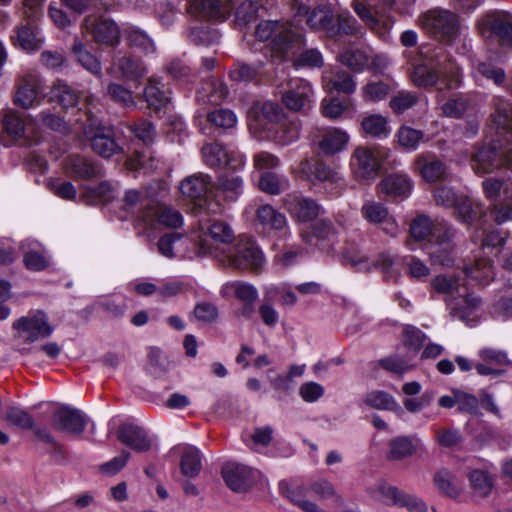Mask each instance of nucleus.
<instances>
[{"instance_id": "obj_1", "label": "nucleus", "mask_w": 512, "mask_h": 512, "mask_svg": "<svg viewBox=\"0 0 512 512\" xmlns=\"http://www.w3.org/2000/svg\"><path fill=\"white\" fill-rule=\"evenodd\" d=\"M411 80L423 88L437 87L439 90L452 89L461 83L462 73L456 63L441 50L425 53L420 50L408 59Z\"/></svg>"}, {"instance_id": "obj_2", "label": "nucleus", "mask_w": 512, "mask_h": 512, "mask_svg": "<svg viewBox=\"0 0 512 512\" xmlns=\"http://www.w3.org/2000/svg\"><path fill=\"white\" fill-rule=\"evenodd\" d=\"M124 210L133 215L136 226L143 230L154 229L157 224L177 228L183 222L179 211L161 205L149 189L128 190L124 196Z\"/></svg>"}, {"instance_id": "obj_3", "label": "nucleus", "mask_w": 512, "mask_h": 512, "mask_svg": "<svg viewBox=\"0 0 512 512\" xmlns=\"http://www.w3.org/2000/svg\"><path fill=\"white\" fill-rule=\"evenodd\" d=\"M435 292L445 296L447 307L452 317L468 326L478 323V310L481 305L479 297L467 293V288L460 279L448 275H438L431 282Z\"/></svg>"}, {"instance_id": "obj_4", "label": "nucleus", "mask_w": 512, "mask_h": 512, "mask_svg": "<svg viewBox=\"0 0 512 512\" xmlns=\"http://www.w3.org/2000/svg\"><path fill=\"white\" fill-rule=\"evenodd\" d=\"M419 25L428 35L445 45L451 46L462 41L460 53L468 52L471 48V40L467 38L460 17L450 10L430 9L419 17Z\"/></svg>"}, {"instance_id": "obj_5", "label": "nucleus", "mask_w": 512, "mask_h": 512, "mask_svg": "<svg viewBox=\"0 0 512 512\" xmlns=\"http://www.w3.org/2000/svg\"><path fill=\"white\" fill-rule=\"evenodd\" d=\"M255 36L259 41L271 40V56L279 60L294 57L304 44V35L300 29L277 20L261 21L256 26Z\"/></svg>"}, {"instance_id": "obj_6", "label": "nucleus", "mask_w": 512, "mask_h": 512, "mask_svg": "<svg viewBox=\"0 0 512 512\" xmlns=\"http://www.w3.org/2000/svg\"><path fill=\"white\" fill-rule=\"evenodd\" d=\"M84 105L86 120L82 121L81 128L90 140L93 151L103 158H110L119 153L121 147L116 143L112 129L102 125L97 117L100 111L97 107L98 100L93 95H87Z\"/></svg>"}, {"instance_id": "obj_7", "label": "nucleus", "mask_w": 512, "mask_h": 512, "mask_svg": "<svg viewBox=\"0 0 512 512\" xmlns=\"http://www.w3.org/2000/svg\"><path fill=\"white\" fill-rule=\"evenodd\" d=\"M200 215L198 225L201 234L198 236L197 243L193 245L195 254L211 255L218 259L221 257V252L232 245L234 232L227 223L206 219V213L202 211Z\"/></svg>"}, {"instance_id": "obj_8", "label": "nucleus", "mask_w": 512, "mask_h": 512, "mask_svg": "<svg viewBox=\"0 0 512 512\" xmlns=\"http://www.w3.org/2000/svg\"><path fill=\"white\" fill-rule=\"evenodd\" d=\"M218 260L227 267L253 273L262 272L266 264L261 248L247 236L240 237L236 244L223 250Z\"/></svg>"}, {"instance_id": "obj_9", "label": "nucleus", "mask_w": 512, "mask_h": 512, "mask_svg": "<svg viewBox=\"0 0 512 512\" xmlns=\"http://www.w3.org/2000/svg\"><path fill=\"white\" fill-rule=\"evenodd\" d=\"M262 114L269 121L266 127L267 137L279 146H287L299 138L300 123L297 119H289L282 108L273 102H265Z\"/></svg>"}, {"instance_id": "obj_10", "label": "nucleus", "mask_w": 512, "mask_h": 512, "mask_svg": "<svg viewBox=\"0 0 512 512\" xmlns=\"http://www.w3.org/2000/svg\"><path fill=\"white\" fill-rule=\"evenodd\" d=\"M471 166L477 174H488L504 166L512 170V141L493 140L490 146H481L473 154Z\"/></svg>"}, {"instance_id": "obj_11", "label": "nucleus", "mask_w": 512, "mask_h": 512, "mask_svg": "<svg viewBox=\"0 0 512 512\" xmlns=\"http://www.w3.org/2000/svg\"><path fill=\"white\" fill-rule=\"evenodd\" d=\"M299 173L313 184H322L332 198L339 197L346 189V181L342 174L323 161L313 163L306 158L300 162Z\"/></svg>"}, {"instance_id": "obj_12", "label": "nucleus", "mask_w": 512, "mask_h": 512, "mask_svg": "<svg viewBox=\"0 0 512 512\" xmlns=\"http://www.w3.org/2000/svg\"><path fill=\"white\" fill-rule=\"evenodd\" d=\"M433 197L437 205L445 208H454L456 218L467 225H471L483 212V205L465 195L457 194L446 185L437 186Z\"/></svg>"}, {"instance_id": "obj_13", "label": "nucleus", "mask_w": 512, "mask_h": 512, "mask_svg": "<svg viewBox=\"0 0 512 512\" xmlns=\"http://www.w3.org/2000/svg\"><path fill=\"white\" fill-rule=\"evenodd\" d=\"M477 29L485 38H492L502 45L512 47V13L493 10L482 15L477 21Z\"/></svg>"}, {"instance_id": "obj_14", "label": "nucleus", "mask_w": 512, "mask_h": 512, "mask_svg": "<svg viewBox=\"0 0 512 512\" xmlns=\"http://www.w3.org/2000/svg\"><path fill=\"white\" fill-rule=\"evenodd\" d=\"M3 131L15 143L32 145L38 142L39 134L32 123H26L23 115L12 108L0 111Z\"/></svg>"}, {"instance_id": "obj_15", "label": "nucleus", "mask_w": 512, "mask_h": 512, "mask_svg": "<svg viewBox=\"0 0 512 512\" xmlns=\"http://www.w3.org/2000/svg\"><path fill=\"white\" fill-rule=\"evenodd\" d=\"M82 29L99 45L114 47L120 42V28L117 23L108 16L97 14L87 15L83 20Z\"/></svg>"}, {"instance_id": "obj_16", "label": "nucleus", "mask_w": 512, "mask_h": 512, "mask_svg": "<svg viewBox=\"0 0 512 512\" xmlns=\"http://www.w3.org/2000/svg\"><path fill=\"white\" fill-rule=\"evenodd\" d=\"M204 163L210 168L238 171L245 166V156L235 148L220 143H209L201 150Z\"/></svg>"}, {"instance_id": "obj_17", "label": "nucleus", "mask_w": 512, "mask_h": 512, "mask_svg": "<svg viewBox=\"0 0 512 512\" xmlns=\"http://www.w3.org/2000/svg\"><path fill=\"white\" fill-rule=\"evenodd\" d=\"M370 495L386 505L406 507L411 511L425 512L426 505L417 497L406 494L397 487L384 481H379L369 488Z\"/></svg>"}, {"instance_id": "obj_18", "label": "nucleus", "mask_w": 512, "mask_h": 512, "mask_svg": "<svg viewBox=\"0 0 512 512\" xmlns=\"http://www.w3.org/2000/svg\"><path fill=\"white\" fill-rule=\"evenodd\" d=\"M13 329L29 343L47 338L54 331L47 314L42 310L30 311L26 316L17 319L13 323Z\"/></svg>"}, {"instance_id": "obj_19", "label": "nucleus", "mask_w": 512, "mask_h": 512, "mask_svg": "<svg viewBox=\"0 0 512 512\" xmlns=\"http://www.w3.org/2000/svg\"><path fill=\"white\" fill-rule=\"evenodd\" d=\"M282 204L289 215L300 223L314 221L324 214V209L314 199L298 193L285 195Z\"/></svg>"}, {"instance_id": "obj_20", "label": "nucleus", "mask_w": 512, "mask_h": 512, "mask_svg": "<svg viewBox=\"0 0 512 512\" xmlns=\"http://www.w3.org/2000/svg\"><path fill=\"white\" fill-rule=\"evenodd\" d=\"M451 226L444 219H432L425 215L415 218L410 226L411 236L420 242H425V250L447 233Z\"/></svg>"}, {"instance_id": "obj_21", "label": "nucleus", "mask_w": 512, "mask_h": 512, "mask_svg": "<svg viewBox=\"0 0 512 512\" xmlns=\"http://www.w3.org/2000/svg\"><path fill=\"white\" fill-rule=\"evenodd\" d=\"M313 141L322 154L332 156L346 149L350 136L342 128L324 127L316 131Z\"/></svg>"}, {"instance_id": "obj_22", "label": "nucleus", "mask_w": 512, "mask_h": 512, "mask_svg": "<svg viewBox=\"0 0 512 512\" xmlns=\"http://www.w3.org/2000/svg\"><path fill=\"white\" fill-rule=\"evenodd\" d=\"M350 167L357 181H366L376 177L380 163L370 148L360 146L351 155Z\"/></svg>"}, {"instance_id": "obj_23", "label": "nucleus", "mask_w": 512, "mask_h": 512, "mask_svg": "<svg viewBox=\"0 0 512 512\" xmlns=\"http://www.w3.org/2000/svg\"><path fill=\"white\" fill-rule=\"evenodd\" d=\"M282 101L289 110L308 111L314 103V92L310 83L304 79L293 80L291 88L283 94Z\"/></svg>"}, {"instance_id": "obj_24", "label": "nucleus", "mask_w": 512, "mask_h": 512, "mask_svg": "<svg viewBox=\"0 0 512 512\" xmlns=\"http://www.w3.org/2000/svg\"><path fill=\"white\" fill-rule=\"evenodd\" d=\"M256 219L264 231L274 232L283 240L292 235L286 216L269 204L257 209Z\"/></svg>"}, {"instance_id": "obj_25", "label": "nucleus", "mask_w": 512, "mask_h": 512, "mask_svg": "<svg viewBox=\"0 0 512 512\" xmlns=\"http://www.w3.org/2000/svg\"><path fill=\"white\" fill-rule=\"evenodd\" d=\"M233 7L232 0H193L189 4V13L201 19L223 21Z\"/></svg>"}, {"instance_id": "obj_26", "label": "nucleus", "mask_w": 512, "mask_h": 512, "mask_svg": "<svg viewBox=\"0 0 512 512\" xmlns=\"http://www.w3.org/2000/svg\"><path fill=\"white\" fill-rule=\"evenodd\" d=\"M300 237L305 244L324 249L334 243L337 230L330 220L321 219L314 222L310 228L301 229Z\"/></svg>"}, {"instance_id": "obj_27", "label": "nucleus", "mask_w": 512, "mask_h": 512, "mask_svg": "<svg viewBox=\"0 0 512 512\" xmlns=\"http://www.w3.org/2000/svg\"><path fill=\"white\" fill-rule=\"evenodd\" d=\"M361 215L370 224L382 225L383 230L391 236H396L399 231L398 224L390 215L388 208L380 202L365 201L361 207Z\"/></svg>"}, {"instance_id": "obj_28", "label": "nucleus", "mask_w": 512, "mask_h": 512, "mask_svg": "<svg viewBox=\"0 0 512 512\" xmlns=\"http://www.w3.org/2000/svg\"><path fill=\"white\" fill-rule=\"evenodd\" d=\"M88 420L82 411L69 406H61L53 414L55 428L71 434L83 433Z\"/></svg>"}, {"instance_id": "obj_29", "label": "nucleus", "mask_w": 512, "mask_h": 512, "mask_svg": "<svg viewBox=\"0 0 512 512\" xmlns=\"http://www.w3.org/2000/svg\"><path fill=\"white\" fill-rule=\"evenodd\" d=\"M413 171L428 183L445 180L448 174L446 164L430 153L417 155L413 162Z\"/></svg>"}, {"instance_id": "obj_30", "label": "nucleus", "mask_w": 512, "mask_h": 512, "mask_svg": "<svg viewBox=\"0 0 512 512\" xmlns=\"http://www.w3.org/2000/svg\"><path fill=\"white\" fill-rule=\"evenodd\" d=\"M222 293L225 295L234 294L243 303L239 313L244 318H251L254 314V303L258 298L257 288L248 282L233 281L222 286Z\"/></svg>"}, {"instance_id": "obj_31", "label": "nucleus", "mask_w": 512, "mask_h": 512, "mask_svg": "<svg viewBox=\"0 0 512 512\" xmlns=\"http://www.w3.org/2000/svg\"><path fill=\"white\" fill-rule=\"evenodd\" d=\"M343 261L357 271L366 272L374 266H379L385 273H388L393 267L394 257L389 253H381L377 259H374L362 252L347 250L343 253Z\"/></svg>"}, {"instance_id": "obj_32", "label": "nucleus", "mask_w": 512, "mask_h": 512, "mask_svg": "<svg viewBox=\"0 0 512 512\" xmlns=\"http://www.w3.org/2000/svg\"><path fill=\"white\" fill-rule=\"evenodd\" d=\"M42 92V80L37 74L23 76L17 85L14 103L24 109L32 107L38 101Z\"/></svg>"}, {"instance_id": "obj_33", "label": "nucleus", "mask_w": 512, "mask_h": 512, "mask_svg": "<svg viewBox=\"0 0 512 512\" xmlns=\"http://www.w3.org/2000/svg\"><path fill=\"white\" fill-rule=\"evenodd\" d=\"M454 237V230L450 227L445 234L436 240L435 243L430 244L426 250L430 260L433 264L441 266H451L455 261V245L452 241Z\"/></svg>"}, {"instance_id": "obj_34", "label": "nucleus", "mask_w": 512, "mask_h": 512, "mask_svg": "<svg viewBox=\"0 0 512 512\" xmlns=\"http://www.w3.org/2000/svg\"><path fill=\"white\" fill-rule=\"evenodd\" d=\"M255 473L248 466L237 463H229L222 470L225 483L236 492L246 491L252 485Z\"/></svg>"}, {"instance_id": "obj_35", "label": "nucleus", "mask_w": 512, "mask_h": 512, "mask_svg": "<svg viewBox=\"0 0 512 512\" xmlns=\"http://www.w3.org/2000/svg\"><path fill=\"white\" fill-rule=\"evenodd\" d=\"M118 439L136 452H145L152 445V438L147 431L134 424H122L118 430Z\"/></svg>"}, {"instance_id": "obj_36", "label": "nucleus", "mask_w": 512, "mask_h": 512, "mask_svg": "<svg viewBox=\"0 0 512 512\" xmlns=\"http://www.w3.org/2000/svg\"><path fill=\"white\" fill-rule=\"evenodd\" d=\"M212 187L213 183L209 175L197 173L182 180L180 191L184 197L202 202L208 193L211 192Z\"/></svg>"}, {"instance_id": "obj_37", "label": "nucleus", "mask_w": 512, "mask_h": 512, "mask_svg": "<svg viewBox=\"0 0 512 512\" xmlns=\"http://www.w3.org/2000/svg\"><path fill=\"white\" fill-rule=\"evenodd\" d=\"M172 452L181 456L180 469L182 475L193 478L200 473L202 469V453L197 447L183 444L175 446Z\"/></svg>"}, {"instance_id": "obj_38", "label": "nucleus", "mask_w": 512, "mask_h": 512, "mask_svg": "<svg viewBox=\"0 0 512 512\" xmlns=\"http://www.w3.org/2000/svg\"><path fill=\"white\" fill-rule=\"evenodd\" d=\"M471 73L475 80L483 77L493 82L496 86L505 88L512 94V71L509 79L506 80V73L502 67L492 62L483 61L473 66Z\"/></svg>"}, {"instance_id": "obj_39", "label": "nucleus", "mask_w": 512, "mask_h": 512, "mask_svg": "<svg viewBox=\"0 0 512 512\" xmlns=\"http://www.w3.org/2000/svg\"><path fill=\"white\" fill-rule=\"evenodd\" d=\"M413 183L405 174H391L378 185L380 193L393 198H407L412 191Z\"/></svg>"}, {"instance_id": "obj_40", "label": "nucleus", "mask_w": 512, "mask_h": 512, "mask_svg": "<svg viewBox=\"0 0 512 512\" xmlns=\"http://www.w3.org/2000/svg\"><path fill=\"white\" fill-rule=\"evenodd\" d=\"M65 168L66 172L76 179H93L101 176V167L80 155L69 156Z\"/></svg>"}, {"instance_id": "obj_41", "label": "nucleus", "mask_w": 512, "mask_h": 512, "mask_svg": "<svg viewBox=\"0 0 512 512\" xmlns=\"http://www.w3.org/2000/svg\"><path fill=\"white\" fill-rule=\"evenodd\" d=\"M467 477L475 496L485 498L491 494L495 479L490 465L472 469Z\"/></svg>"}, {"instance_id": "obj_42", "label": "nucleus", "mask_w": 512, "mask_h": 512, "mask_svg": "<svg viewBox=\"0 0 512 512\" xmlns=\"http://www.w3.org/2000/svg\"><path fill=\"white\" fill-rule=\"evenodd\" d=\"M463 273L475 284L486 285L494 279V267L490 259L477 256L473 262L466 263Z\"/></svg>"}, {"instance_id": "obj_43", "label": "nucleus", "mask_w": 512, "mask_h": 512, "mask_svg": "<svg viewBox=\"0 0 512 512\" xmlns=\"http://www.w3.org/2000/svg\"><path fill=\"white\" fill-rule=\"evenodd\" d=\"M323 84L327 91H337L344 94H352L356 90L357 83L354 77L344 70L323 72Z\"/></svg>"}, {"instance_id": "obj_44", "label": "nucleus", "mask_w": 512, "mask_h": 512, "mask_svg": "<svg viewBox=\"0 0 512 512\" xmlns=\"http://www.w3.org/2000/svg\"><path fill=\"white\" fill-rule=\"evenodd\" d=\"M188 242L187 238L178 233L165 234L158 241V251L167 258L192 257L196 255L195 250L191 253L185 250Z\"/></svg>"}, {"instance_id": "obj_45", "label": "nucleus", "mask_w": 512, "mask_h": 512, "mask_svg": "<svg viewBox=\"0 0 512 512\" xmlns=\"http://www.w3.org/2000/svg\"><path fill=\"white\" fill-rule=\"evenodd\" d=\"M163 87L164 85L158 78L150 77L144 88V99L148 107L155 113H160L162 110L166 112L170 102V98Z\"/></svg>"}, {"instance_id": "obj_46", "label": "nucleus", "mask_w": 512, "mask_h": 512, "mask_svg": "<svg viewBox=\"0 0 512 512\" xmlns=\"http://www.w3.org/2000/svg\"><path fill=\"white\" fill-rule=\"evenodd\" d=\"M433 482L437 490L450 499L458 500L463 495L464 489L457 476L447 468L439 469Z\"/></svg>"}, {"instance_id": "obj_47", "label": "nucleus", "mask_w": 512, "mask_h": 512, "mask_svg": "<svg viewBox=\"0 0 512 512\" xmlns=\"http://www.w3.org/2000/svg\"><path fill=\"white\" fill-rule=\"evenodd\" d=\"M17 43L25 51H35L41 48L44 42L43 35L36 21L26 20V24L17 29Z\"/></svg>"}, {"instance_id": "obj_48", "label": "nucleus", "mask_w": 512, "mask_h": 512, "mask_svg": "<svg viewBox=\"0 0 512 512\" xmlns=\"http://www.w3.org/2000/svg\"><path fill=\"white\" fill-rule=\"evenodd\" d=\"M481 219L479 216L476 218V220L470 225H475L477 230H483V233L481 235H473L472 239L473 241L477 242L479 239L482 238V246L483 249H498L502 247L506 240L509 237V233L507 231H502L499 229H494L488 233H486L483 225L486 222L485 217L486 214L483 211L481 214Z\"/></svg>"}, {"instance_id": "obj_49", "label": "nucleus", "mask_w": 512, "mask_h": 512, "mask_svg": "<svg viewBox=\"0 0 512 512\" xmlns=\"http://www.w3.org/2000/svg\"><path fill=\"white\" fill-rule=\"evenodd\" d=\"M23 251V262L27 269L41 271L48 266V261L42 254V246L39 242L26 239L20 246Z\"/></svg>"}, {"instance_id": "obj_50", "label": "nucleus", "mask_w": 512, "mask_h": 512, "mask_svg": "<svg viewBox=\"0 0 512 512\" xmlns=\"http://www.w3.org/2000/svg\"><path fill=\"white\" fill-rule=\"evenodd\" d=\"M113 66L124 80H138L147 73L144 63L130 56H115Z\"/></svg>"}, {"instance_id": "obj_51", "label": "nucleus", "mask_w": 512, "mask_h": 512, "mask_svg": "<svg viewBox=\"0 0 512 512\" xmlns=\"http://www.w3.org/2000/svg\"><path fill=\"white\" fill-rule=\"evenodd\" d=\"M495 113L492 116V122L499 135L512 136V103L504 98L495 100Z\"/></svg>"}, {"instance_id": "obj_52", "label": "nucleus", "mask_w": 512, "mask_h": 512, "mask_svg": "<svg viewBox=\"0 0 512 512\" xmlns=\"http://www.w3.org/2000/svg\"><path fill=\"white\" fill-rule=\"evenodd\" d=\"M72 53L75 56L77 62L91 74L101 77L102 76V64L98 57L91 53L86 45L75 38L72 45Z\"/></svg>"}, {"instance_id": "obj_53", "label": "nucleus", "mask_w": 512, "mask_h": 512, "mask_svg": "<svg viewBox=\"0 0 512 512\" xmlns=\"http://www.w3.org/2000/svg\"><path fill=\"white\" fill-rule=\"evenodd\" d=\"M263 65L261 61L254 64L236 61L230 67L228 77L234 82H251L257 80L264 73Z\"/></svg>"}, {"instance_id": "obj_54", "label": "nucleus", "mask_w": 512, "mask_h": 512, "mask_svg": "<svg viewBox=\"0 0 512 512\" xmlns=\"http://www.w3.org/2000/svg\"><path fill=\"white\" fill-rule=\"evenodd\" d=\"M226 84L219 79L205 82L197 92V100L201 103L219 104L228 96Z\"/></svg>"}, {"instance_id": "obj_55", "label": "nucleus", "mask_w": 512, "mask_h": 512, "mask_svg": "<svg viewBox=\"0 0 512 512\" xmlns=\"http://www.w3.org/2000/svg\"><path fill=\"white\" fill-rule=\"evenodd\" d=\"M217 190L226 200L235 202L243 193V178L235 174H222L217 179Z\"/></svg>"}, {"instance_id": "obj_56", "label": "nucleus", "mask_w": 512, "mask_h": 512, "mask_svg": "<svg viewBox=\"0 0 512 512\" xmlns=\"http://www.w3.org/2000/svg\"><path fill=\"white\" fill-rule=\"evenodd\" d=\"M364 402L371 408L393 411L398 416L404 413L396 399L385 391L374 390L367 393Z\"/></svg>"}, {"instance_id": "obj_57", "label": "nucleus", "mask_w": 512, "mask_h": 512, "mask_svg": "<svg viewBox=\"0 0 512 512\" xmlns=\"http://www.w3.org/2000/svg\"><path fill=\"white\" fill-rule=\"evenodd\" d=\"M306 16L307 25L314 30H324L328 34L330 31L335 30L333 13L327 6H319L312 11H308V14H302Z\"/></svg>"}, {"instance_id": "obj_58", "label": "nucleus", "mask_w": 512, "mask_h": 512, "mask_svg": "<svg viewBox=\"0 0 512 512\" xmlns=\"http://www.w3.org/2000/svg\"><path fill=\"white\" fill-rule=\"evenodd\" d=\"M488 313L495 320H512V290H505L496 296L488 307Z\"/></svg>"}, {"instance_id": "obj_59", "label": "nucleus", "mask_w": 512, "mask_h": 512, "mask_svg": "<svg viewBox=\"0 0 512 512\" xmlns=\"http://www.w3.org/2000/svg\"><path fill=\"white\" fill-rule=\"evenodd\" d=\"M420 440L416 436H398L390 441L389 457L393 460H400L412 456Z\"/></svg>"}, {"instance_id": "obj_60", "label": "nucleus", "mask_w": 512, "mask_h": 512, "mask_svg": "<svg viewBox=\"0 0 512 512\" xmlns=\"http://www.w3.org/2000/svg\"><path fill=\"white\" fill-rule=\"evenodd\" d=\"M338 60L355 73H362L370 63V57L365 50L354 48L341 52Z\"/></svg>"}, {"instance_id": "obj_61", "label": "nucleus", "mask_w": 512, "mask_h": 512, "mask_svg": "<svg viewBox=\"0 0 512 512\" xmlns=\"http://www.w3.org/2000/svg\"><path fill=\"white\" fill-rule=\"evenodd\" d=\"M352 7L359 18L369 27L375 28L378 25L379 18L385 16V12L378 6H371L367 0H353Z\"/></svg>"}, {"instance_id": "obj_62", "label": "nucleus", "mask_w": 512, "mask_h": 512, "mask_svg": "<svg viewBox=\"0 0 512 512\" xmlns=\"http://www.w3.org/2000/svg\"><path fill=\"white\" fill-rule=\"evenodd\" d=\"M391 92V86L383 80H370L361 88V97L367 103L383 101Z\"/></svg>"}, {"instance_id": "obj_63", "label": "nucleus", "mask_w": 512, "mask_h": 512, "mask_svg": "<svg viewBox=\"0 0 512 512\" xmlns=\"http://www.w3.org/2000/svg\"><path fill=\"white\" fill-rule=\"evenodd\" d=\"M485 197L490 201H496L501 192L506 200L512 199V181L502 182L494 177L486 178L482 183Z\"/></svg>"}, {"instance_id": "obj_64", "label": "nucleus", "mask_w": 512, "mask_h": 512, "mask_svg": "<svg viewBox=\"0 0 512 512\" xmlns=\"http://www.w3.org/2000/svg\"><path fill=\"white\" fill-rule=\"evenodd\" d=\"M259 187L266 193L277 195L289 188V180L284 175L267 171L261 174Z\"/></svg>"}]
</instances>
